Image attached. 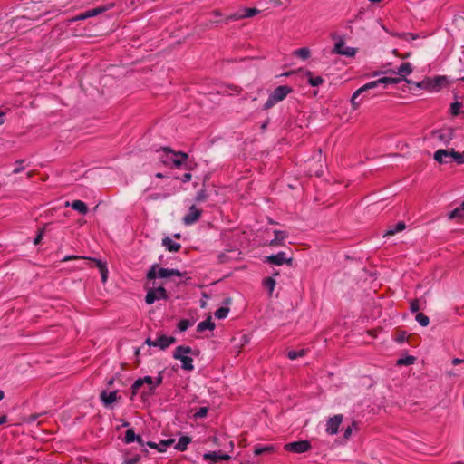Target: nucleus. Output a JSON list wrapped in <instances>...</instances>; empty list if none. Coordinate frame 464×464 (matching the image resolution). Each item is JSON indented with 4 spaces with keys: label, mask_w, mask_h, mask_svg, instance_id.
<instances>
[{
    "label": "nucleus",
    "mask_w": 464,
    "mask_h": 464,
    "mask_svg": "<svg viewBox=\"0 0 464 464\" xmlns=\"http://www.w3.org/2000/svg\"><path fill=\"white\" fill-rule=\"evenodd\" d=\"M38 417V414H31L26 418L25 422L28 424H32L37 420Z\"/></svg>",
    "instance_id": "nucleus-48"
},
{
    "label": "nucleus",
    "mask_w": 464,
    "mask_h": 464,
    "mask_svg": "<svg viewBox=\"0 0 464 464\" xmlns=\"http://www.w3.org/2000/svg\"><path fill=\"white\" fill-rule=\"evenodd\" d=\"M171 276L181 277L182 273L178 269L160 267L159 264H153L146 275L148 280L169 278Z\"/></svg>",
    "instance_id": "nucleus-5"
},
{
    "label": "nucleus",
    "mask_w": 464,
    "mask_h": 464,
    "mask_svg": "<svg viewBox=\"0 0 464 464\" xmlns=\"http://www.w3.org/2000/svg\"><path fill=\"white\" fill-rule=\"evenodd\" d=\"M369 92L370 91L362 92V98L360 100L357 99V101L360 102V104L362 103V101L369 95ZM360 95H362V93Z\"/></svg>",
    "instance_id": "nucleus-62"
},
{
    "label": "nucleus",
    "mask_w": 464,
    "mask_h": 464,
    "mask_svg": "<svg viewBox=\"0 0 464 464\" xmlns=\"http://www.w3.org/2000/svg\"><path fill=\"white\" fill-rule=\"evenodd\" d=\"M450 157H451L450 162L455 161L459 164L464 163V152H458V151H455L454 150H451Z\"/></svg>",
    "instance_id": "nucleus-32"
},
{
    "label": "nucleus",
    "mask_w": 464,
    "mask_h": 464,
    "mask_svg": "<svg viewBox=\"0 0 464 464\" xmlns=\"http://www.w3.org/2000/svg\"><path fill=\"white\" fill-rule=\"evenodd\" d=\"M168 295L167 291L163 286L152 287L148 290L147 295L145 296V302L148 304H152L156 301L160 300H167Z\"/></svg>",
    "instance_id": "nucleus-9"
},
{
    "label": "nucleus",
    "mask_w": 464,
    "mask_h": 464,
    "mask_svg": "<svg viewBox=\"0 0 464 464\" xmlns=\"http://www.w3.org/2000/svg\"><path fill=\"white\" fill-rule=\"evenodd\" d=\"M295 54L302 60H306L310 57L311 52L308 48L303 47L295 50Z\"/></svg>",
    "instance_id": "nucleus-34"
},
{
    "label": "nucleus",
    "mask_w": 464,
    "mask_h": 464,
    "mask_svg": "<svg viewBox=\"0 0 464 464\" xmlns=\"http://www.w3.org/2000/svg\"><path fill=\"white\" fill-rule=\"evenodd\" d=\"M163 382V372H160L158 376L155 378V382H154V386H150L149 387V392L148 394L149 395H151L154 393V391H155V388L160 386Z\"/></svg>",
    "instance_id": "nucleus-36"
},
{
    "label": "nucleus",
    "mask_w": 464,
    "mask_h": 464,
    "mask_svg": "<svg viewBox=\"0 0 464 464\" xmlns=\"http://www.w3.org/2000/svg\"><path fill=\"white\" fill-rule=\"evenodd\" d=\"M306 354L305 349H301L298 351L291 350L287 352V358L294 361L297 358L304 357Z\"/></svg>",
    "instance_id": "nucleus-31"
},
{
    "label": "nucleus",
    "mask_w": 464,
    "mask_h": 464,
    "mask_svg": "<svg viewBox=\"0 0 464 464\" xmlns=\"http://www.w3.org/2000/svg\"><path fill=\"white\" fill-rule=\"evenodd\" d=\"M213 14H214L216 17H220V16L222 15V14H221V13H220L219 11H218V10H215V11L213 12Z\"/></svg>",
    "instance_id": "nucleus-64"
},
{
    "label": "nucleus",
    "mask_w": 464,
    "mask_h": 464,
    "mask_svg": "<svg viewBox=\"0 0 464 464\" xmlns=\"http://www.w3.org/2000/svg\"><path fill=\"white\" fill-rule=\"evenodd\" d=\"M4 113L0 111V125L3 124L5 122V119H4Z\"/></svg>",
    "instance_id": "nucleus-63"
},
{
    "label": "nucleus",
    "mask_w": 464,
    "mask_h": 464,
    "mask_svg": "<svg viewBox=\"0 0 464 464\" xmlns=\"http://www.w3.org/2000/svg\"><path fill=\"white\" fill-rule=\"evenodd\" d=\"M416 358L412 355H406L397 360V365L409 366L414 364Z\"/></svg>",
    "instance_id": "nucleus-30"
},
{
    "label": "nucleus",
    "mask_w": 464,
    "mask_h": 464,
    "mask_svg": "<svg viewBox=\"0 0 464 464\" xmlns=\"http://www.w3.org/2000/svg\"><path fill=\"white\" fill-rule=\"evenodd\" d=\"M135 439H137V435L134 432L133 429H128L125 432V436L123 439L124 443L130 444L135 441Z\"/></svg>",
    "instance_id": "nucleus-33"
},
{
    "label": "nucleus",
    "mask_w": 464,
    "mask_h": 464,
    "mask_svg": "<svg viewBox=\"0 0 464 464\" xmlns=\"http://www.w3.org/2000/svg\"><path fill=\"white\" fill-rule=\"evenodd\" d=\"M292 258H287L285 256V253L281 251L275 255H271L266 257V261L269 264L276 265V266H282L284 264H291Z\"/></svg>",
    "instance_id": "nucleus-14"
},
{
    "label": "nucleus",
    "mask_w": 464,
    "mask_h": 464,
    "mask_svg": "<svg viewBox=\"0 0 464 464\" xmlns=\"http://www.w3.org/2000/svg\"><path fill=\"white\" fill-rule=\"evenodd\" d=\"M342 420H343V415H341V414H337V415H334V417L330 418L327 420L325 431L329 435H335L338 432V430H339Z\"/></svg>",
    "instance_id": "nucleus-12"
},
{
    "label": "nucleus",
    "mask_w": 464,
    "mask_h": 464,
    "mask_svg": "<svg viewBox=\"0 0 464 464\" xmlns=\"http://www.w3.org/2000/svg\"><path fill=\"white\" fill-rule=\"evenodd\" d=\"M463 107V103L459 101H455L450 104V113L453 116H458L460 113V109Z\"/></svg>",
    "instance_id": "nucleus-35"
},
{
    "label": "nucleus",
    "mask_w": 464,
    "mask_h": 464,
    "mask_svg": "<svg viewBox=\"0 0 464 464\" xmlns=\"http://www.w3.org/2000/svg\"><path fill=\"white\" fill-rule=\"evenodd\" d=\"M409 81L406 78H399V77H382L378 80L372 81L364 84L363 86L357 89L351 97V105L353 110H357L360 107V102L357 101V97L360 96L361 93L371 91L373 89L378 88L381 85H383V88H385L388 85H395L401 82Z\"/></svg>",
    "instance_id": "nucleus-1"
},
{
    "label": "nucleus",
    "mask_w": 464,
    "mask_h": 464,
    "mask_svg": "<svg viewBox=\"0 0 464 464\" xmlns=\"http://www.w3.org/2000/svg\"><path fill=\"white\" fill-rule=\"evenodd\" d=\"M206 198V193L204 190H200L197 193L196 200L197 201H203Z\"/></svg>",
    "instance_id": "nucleus-49"
},
{
    "label": "nucleus",
    "mask_w": 464,
    "mask_h": 464,
    "mask_svg": "<svg viewBox=\"0 0 464 464\" xmlns=\"http://www.w3.org/2000/svg\"><path fill=\"white\" fill-rule=\"evenodd\" d=\"M259 13V10L256 8H242L238 11L227 15L224 19V22L227 24L232 21H238L243 18L252 17Z\"/></svg>",
    "instance_id": "nucleus-8"
},
{
    "label": "nucleus",
    "mask_w": 464,
    "mask_h": 464,
    "mask_svg": "<svg viewBox=\"0 0 464 464\" xmlns=\"http://www.w3.org/2000/svg\"><path fill=\"white\" fill-rule=\"evenodd\" d=\"M176 339L173 336L161 335L153 343V347H160L161 350H165L170 344L175 343Z\"/></svg>",
    "instance_id": "nucleus-17"
},
{
    "label": "nucleus",
    "mask_w": 464,
    "mask_h": 464,
    "mask_svg": "<svg viewBox=\"0 0 464 464\" xmlns=\"http://www.w3.org/2000/svg\"><path fill=\"white\" fill-rule=\"evenodd\" d=\"M406 339V334L404 332L401 333L397 337H396V342L399 343H402Z\"/></svg>",
    "instance_id": "nucleus-52"
},
{
    "label": "nucleus",
    "mask_w": 464,
    "mask_h": 464,
    "mask_svg": "<svg viewBox=\"0 0 464 464\" xmlns=\"http://www.w3.org/2000/svg\"><path fill=\"white\" fill-rule=\"evenodd\" d=\"M351 433H352V427H348V428L344 430L343 437H344V438H349V437L351 436Z\"/></svg>",
    "instance_id": "nucleus-57"
},
{
    "label": "nucleus",
    "mask_w": 464,
    "mask_h": 464,
    "mask_svg": "<svg viewBox=\"0 0 464 464\" xmlns=\"http://www.w3.org/2000/svg\"><path fill=\"white\" fill-rule=\"evenodd\" d=\"M231 459L230 455L227 453H222L220 451V460H229Z\"/></svg>",
    "instance_id": "nucleus-55"
},
{
    "label": "nucleus",
    "mask_w": 464,
    "mask_h": 464,
    "mask_svg": "<svg viewBox=\"0 0 464 464\" xmlns=\"http://www.w3.org/2000/svg\"><path fill=\"white\" fill-rule=\"evenodd\" d=\"M159 160L168 168L180 169L185 165L188 155L182 151H174L169 148H162L159 150Z\"/></svg>",
    "instance_id": "nucleus-2"
},
{
    "label": "nucleus",
    "mask_w": 464,
    "mask_h": 464,
    "mask_svg": "<svg viewBox=\"0 0 464 464\" xmlns=\"http://www.w3.org/2000/svg\"><path fill=\"white\" fill-rule=\"evenodd\" d=\"M76 259H84V260L88 259V260H91V261H92V262H94L96 264V266L99 268L100 271L107 268L106 263L102 262L101 259L85 257V256H74V255L65 256L62 259V261L63 262H67V261L76 260Z\"/></svg>",
    "instance_id": "nucleus-16"
},
{
    "label": "nucleus",
    "mask_w": 464,
    "mask_h": 464,
    "mask_svg": "<svg viewBox=\"0 0 464 464\" xmlns=\"http://www.w3.org/2000/svg\"><path fill=\"white\" fill-rule=\"evenodd\" d=\"M43 236H44V231H43V230H41V231L37 234V236L35 237V238L34 239V245H38V244L41 242V240H42V238H43Z\"/></svg>",
    "instance_id": "nucleus-51"
},
{
    "label": "nucleus",
    "mask_w": 464,
    "mask_h": 464,
    "mask_svg": "<svg viewBox=\"0 0 464 464\" xmlns=\"http://www.w3.org/2000/svg\"><path fill=\"white\" fill-rule=\"evenodd\" d=\"M434 160L440 164L450 162V150L440 149L434 153Z\"/></svg>",
    "instance_id": "nucleus-18"
},
{
    "label": "nucleus",
    "mask_w": 464,
    "mask_h": 464,
    "mask_svg": "<svg viewBox=\"0 0 464 464\" xmlns=\"http://www.w3.org/2000/svg\"><path fill=\"white\" fill-rule=\"evenodd\" d=\"M140 460V456L136 455L131 458H125L123 460V464H138Z\"/></svg>",
    "instance_id": "nucleus-46"
},
{
    "label": "nucleus",
    "mask_w": 464,
    "mask_h": 464,
    "mask_svg": "<svg viewBox=\"0 0 464 464\" xmlns=\"http://www.w3.org/2000/svg\"><path fill=\"white\" fill-rule=\"evenodd\" d=\"M135 441H137L140 446H144V441L140 436L137 435V439H135Z\"/></svg>",
    "instance_id": "nucleus-59"
},
{
    "label": "nucleus",
    "mask_w": 464,
    "mask_h": 464,
    "mask_svg": "<svg viewBox=\"0 0 464 464\" xmlns=\"http://www.w3.org/2000/svg\"><path fill=\"white\" fill-rule=\"evenodd\" d=\"M311 448V443L306 440L286 443L284 446L285 450L298 454L307 452Z\"/></svg>",
    "instance_id": "nucleus-10"
},
{
    "label": "nucleus",
    "mask_w": 464,
    "mask_h": 464,
    "mask_svg": "<svg viewBox=\"0 0 464 464\" xmlns=\"http://www.w3.org/2000/svg\"><path fill=\"white\" fill-rule=\"evenodd\" d=\"M165 444H166V447L168 448L169 446H170L173 442H174V440L173 439H168V440H163Z\"/></svg>",
    "instance_id": "nucleus-60"
},
{
    "label": "nucleus",
    "mask_w": 464,
    "mask_h": 464,
    "mask_svg": "<svg viewBox=\"0 0 464 464\" xmlns=\"http://www.w3.org/2000/svg\"><path fill=\"white\" fill-rule=\"evenodd\" d=\"M192 176L189 172H187L185 174L182 175V177L179 179L183 183H187L188 181H190Z\"/></svg>",
    "instance_id": "nucleus-50"
},
{
    "label": "nucleus",
    "mask_w": 464,
    "mask_h": 464,
    "mask_svg": "<svg viewBox=\"0 0 464 464\" xmlns=\"http://www.w3.org/2000/svg\"><path fill=\"white\" fill-rule=\"evenodd\" d=\"M191 442V438L188 436H181L174 449L179 451H185L188 449V444Z\"/></svg>",
    "instance_id": "nucleus-24"
},
{
    "label": "nucleus",
    "mask_w": 464,
    "mask_h": 464,
    "mask_svg": "<svg viewBox=\"0 0 464 464\" xmlns=\"http://www.w3.org/2000/svg\"><path fill=\"white\" fill-rule=\"evenodd\" d=\"M162 245L169 252H178L181 248V245L179 243L173 241L169 237L162 239Z\"/></svg>",
    "instance_id": "nucleus-19"
},
{
    "label": "nucleus",
    "mask_w": 464,
    "mask_h": 464,
    "mask_svg": "<svg viewBox=\"0 0 464 464\" xmlns=\"http://www.w3.org/2000/svg\"><path fill=\"white\" fill-rule=\"evenodd\" d=\"M71 207L73 210L85 215L88 212V206L82 200H74L71 203Z\"/></svg>",
    "instance_id": "nucleus-25"
},
{
    "label": "nucleus",
    "mask_w": 464,
    "mask_h": 464,
    "mask_svg": "<svg viewBox=\"0 0 464 464\" xmlns=\"http://www.w3.org/2000/svg\"><path fill=\"white\" fill-rule=\"evenodd\" d=\"M415 320L420 324V326L426 327L429 325L430 319L423 313H417Z\"/></svg>",
    "instance_id": "nucleus-37"
},
{
    "label": "nucleus",
    "mask_w": 464,
    "mask_h": 464,
    "mask_svg": "<svg viewBox=\"0 0 464 464\" xmlns=\"http://www.w3.org/2000/svg\"><path fill=\"white\" fill-rule=\"evenodd\" d=\"M202 210L197 208L194 205L188 209V212L183 217V223L187 226L196 223L201 217Z\"/></svg>",
    "instance_id": "nucleus-13"
},
{
    "label": "nucleus",
    "mask_w": 464,
    "mask_h": 464,
    "mask_svg": "<svg viewBox=\"0 0 464 464\" xmlns=\"http://www.w3.org/2000/svg\"><path fill=\"white\" fill-rule=\"evenodd\" d=\"M412 72V66L410 63H402L395 72V73L399 74V78H406Z\"/></svg>",
    "instance_id": "nucleus-22"
},
{
    "label": "nucleus",
    "mask_w": 464,
    "mask_h": 464,
    "mask_svg": "<svg viewBox=\"0 0 464 464\" xmlns=\"http://www.w3.org/2000/svg\"><path fill=\"white\" fill-rule=\"evenodd\" d=\"M275 237L271 240L270 245L280 246L284 244L285 239L287 237V233L282 230L274 231Z\"/></svg>",
    "instance_id": "nucleus-23"
},
{
    "label": "nucleus",
    "mask_w": 464,
    "mask_h": 464,
    "mask_svg": "<svg viewBox=\"0 0 464 464\" xmlns=\"http://www.w3.org/2000/svg\"><path fill=\"white\" fill-rule=\"evenodd\" d=\"M306 77L308 83L313 87H317L324 82V79L321 76H314L310 71L306 72Z\"/></svg>",
    "instance_id": "nucleus-28"
},
{
    "label": "nucleus",
    "mask_w": 464,
    "mask_h": 464,
    "mask_svg": "<svg viewBox=\"0 0 464 464\" xmlns=\"http://www.w3.org/2000/svg\"><path fill=\"white\" fill-rule=\"evenodd\" d=\"M145 343L149 346H153V343H155V341H152L150 338H147L145 341Z\"/></svg>",
    "instance_id": "nucleus-61"
},
{
    "label": "nucleus",
    "mask_w": 464,
    "mask_h": 464,
    "mask_svg": "<svg viewBox=\"0 0 464 464\" xmlns=\"http://www.w3.org/2000/svg\"><path fill=\"white\" fill-rule=\"evenodd\" d=\"M228 313H229V308H228V307L222 306V307L218 308V309L215 312V316H216L218 319H225V318L228 315Z\"/></svg>",
    "instance_id": "nucleus-40"
},
{
    "label": "nucleus",
    "mask_w": 464,
    "mask_h": 464,
    "mask_svg": "<svg viewBox=\"0 0 464 464\" xmlns=\"http://www.w3.org/2000/svg\"><path fill=\"white\" fill-rule=\"evenodd\" d=\"M191 326V322L188 319H181L178 324L179 332H185Z\"/></svg>",
    "instance_id": "nucleus-41"
},
{
    "label": "nucleus",
    "mask_w": 464,
    "mask_h": 464,
    "mask_svg": "<svg viewBox=\"0 0 464 464\" xmlns=\"http://www.w3.org/2000/svg\"><path fill=\"white\" fill-rule=\"evenodd\" d=\"M215 324L212 322L211 318L208 317V319L200 322L197 326V331L199 333L204 332L205 330H214Z\"/></svg>",
    "instance_id": "nucleus-27"
},
{
    "label": "nucleus",
    "mask_w": 464,
    "mask_h": 464,
    "mask_svg": "<svg viewBox=\"0 0 464 464\" xmlns=\"http://www.w3.org/2000/svg\"><path fill=\"white\" fill-rule=\"evenodd\" d=\"M147 383L150 386H154V381L151 376H144L142 378H138L131 385V393L132 396H135L138 393L139 389L144 384Z\"/></svg>",
    "instance_id": "nucleus-15"
},
{
    "label": "nucleus",
    "mask_w": 464,
    "mask_h": 464,
    "mask_svg": "<svg viewBox=\"0 0 464 464\" xmlns=\"http://www.w3.org/2000/svg\"><path fill=\"white\" fill-rule=\"evenodd\" d=\"M293 89L288 85H280L276 87L268 96L266 102L263 105V109L267 111L274 107L276 103L285 100Z\"/></svg>",
    "instance_id": "nucleus-4"
},
{
    "label": "nucleus",
    "mask_w": 464,
    "mask_h": 464,
    "mask_svg": "<svg viewBox=\"0 0 464 464\" xmlns=\"http://www.w3.org/2000/svg\"><path fill=\"white\" fill-rule=\"evenodd\" d=\"M208 407H200L195 413H194V418L196 419H201V418H204L207 416L208 414Z\"/></svg>",
    "instance_id": "nucleus-42"
},
{
    "label": "nucleus",
    "mask_w": 464,
    "mask_h": 464,
    "mask_svg": "<svg viewBox=\"0 0 464 464\" xmlns=\"http://www.w3.org/2000/svg\"><path fill=\"white\" fill-rule=\"evenodd\" d=\"M333 53L346 57H353L356 53V49L346 46L344 41L340 39L335 43Z\"/></svg>",
    "instance_id": "nucleus-11"
},
{
    "label": "nucleus",
    "mask_w": 464,
    "mask_h": 464,
    "mask_svg": "<svg viewBox=\"0 0 464 464\" xmlns=\"http://www.w3.org/2000/svg\"><path fill=\"white\" fill-rule=\"evenodd\" d=\"M113 6H114L113 3L100 5L98 7H95V8H92V9H90V10H87L85 12L79 14L78 15L72 17L70 20V22H77V21L86 20L88 18L97 16L106 11L111 10Z\"/></svg>",
    "instance_id": "nucleus-7"
},
{
    "label": "nucleus",
    "mask_w": 464,
    "mask_h": 464,
    "mask_svg": "<svg viewBox=\"0 0 464 464\" xmlns=\"http://www.w3.org/2000/svg\"><path fill=\"white\" fill-rule=\"evenodd\" d=\"M30 19L29 18H26L25 16H22V17H16L14 19L12 20V24L11 26L12 27H15V28H18L22 23L24 21H29Z\"/></svg>",
    "instance_id": "nucleus-44"
},
{
    "label": "nucleus",
    "mask_w": 464,
    "mask_h": 464,
    "mask_svg": "<svg viewBox=\"0 0 464 464\" xmlns=\"http://www.w3.org/2000/svg\"><path fill=\"white\" fill-rule=\"evenodd\" d=\"M101 276H102V281L103 283H105L107 281V277H108V269H103V270H101Z\"/></svg>",
    "instance_id": "nucleus-54"
},
{
    "label": "nucleus",
    "mask_w": 464,
    "mask_h": 464,
    "mask_svg": "<svg viewBox=\"0 0 464 464\" xmlns=\"http://www.w3.org/2000/svg\"><path fill=\"white\" fill-rule=\"evenodd\" d=\"M263 285L268 289L269 294H272L276 286V280L272 277H266L263 280Z\"/></svg>",
    "instance_id": "nucleus-39"
},
{
    "label": "nucleus",
    "mask_w": 464,
    "mask_h": 464,
    "mask_svg": "<svg viewBox=\"0 0 464 464\" xmlns=\"http://www.w3.org/2000/svg\"><path fill=\"white\" fill-rule=\"evenodd\" d=\"M192 348L189 346L179 345L173 352V358L181 362V368L186 371L194 369L193 359L187 354L192 353Z\"/></svg>",
    "instance_id": "nucleus-6"
},
{
    "label": "nucleus",
    "mask_w": 464,
    "mask_h": 464,
    "mask_svg": "<svg viewBox=\"0 0 464 464\" xmlns=\"http://www.w3.org/2000/svg\"><path fill=\"white\" fill-rule=\"evenodd\" d=\"M150 449H154L158 450V443L153 441H149L146 443Z\"/></svg>",
    "instance_id": "nucleus-56"
},
{
    "label": "nucleus",
    "mask_w": 464,
    "mask_h": 464,
    "mask_svg": "<svg viewBox=\"0 0 464 464\" xmlns=\"http://www.w3.org/2000/svg\"><path fill=\"white\" fill-rule=\"evenodd\" d=\"M204 460H210L213 463H217L220 460V450L218 451H208L203 455Z\"/></svg>",
    "instance_id": "nucleus-29"
},
{
    "label": "nucleus",
    "mask_w": 464,
    "mask_h": 464,
    "mask_svg": "<svg viewBox=\"0 0 464 464\" xmlns=\"http://www.w3.org/2000/svg\"><path fill=\"white\" fill-rule=\"evenodd\" d=\"M8 420L6 415H0V425L6 423Z\"/></svg>",
    "instance_id": "nucleus-58"
},
{
    "label": "nucleus",
    "mask_w": 464,
    "mask_h": 464,
    "mask_svg": "<svg viewBox=\"0 0 464 464\" xmlns=\"http://www.w3.org/2000/svg\"><path fill=\"white\" fill-rule=\"evenodd\" d=\"M410 310L411 313H417L420 310L419 300L414 299L410 303Z\"/></svg>",
    "instance_id": "nucleus-47"
},
{
    "label": "nucleus",
    "mask_w": 464,
    "mask_h": 464,
    "mask_svg": "<svg viewBox=\"0 0 464 464\" xmlns=\"http://www.w3.org/2000/svg\"><path fill=\"white\" fill-rule=\"evenodd\" d=\"M405 227H406V225L404 222H402V221L398 222L397 224L389 227L388 230L384 234V237L393 236L396 233L404 230Z\"/></svg>",
    "instance_id": "nucleus-26"
},
{
    "label": "nucleus",
    "mask_w": 464,
    "mask_h": 464,
    "mask_svg": "<svg viewBox=\"0 0 464 464\" xmlns=\"http://www.w3.org/2000/svg\"><path fill=\"white\" fill-rule=\"evenodd\" d=\"M101 400L105 405L111 404L112 402L116 401L117 400V392L112 391L107 392L106 391H102L101 392Z\"/></svg>",
    "instance_id": "nucleus-20"
},
{
    "label": "nucleus",
    "mask_w": 464,
    "mask_h": 464,
    "mask_svg": "<svg viewBox=\"0 0 464 464\" xmlns=\"http://www.w3.org/2000/svg\"><path fill=\"white\" fill-rule=\"evenodd\" d=\"M462 210L461 208L459 207V208H454L450 214H449V218L450 219H454V218H462Z\"/></svg>",
    "instance_id": "nucleus-43"
},
{
    "label": "nucleus",
    "mask_w": 464,
    "mask_h": 464,
    "mask_svg": "<svg viewBox=\"0 0 464 464\" xmlns=\"http://www.w3.org/2000/svg\"><path fill=\"white\" fill-rule=\"evenodd\" d=\"M276 450V446L275 445H260V444H257V445H255L254 446V454L256 456H259V455H262V454H265V453H271V452H274Z\"/></svg>",
    "instance_id": "nucleus-21"
},
{
    "label": "nucleus",
    "mask_w": 464,
    "mask_h": 464,
    "mask_svg": "<svg viewBox=\"0 0 464 464\" xmlns=\"http://www.w3.org/2000/svg\"><path fill=\"white\" fill-rule=\"evenodd\" d=\"M27 165H25V160H18L14 162V169H13V174H18L25 169Z\"/></svg>",
    "instance_id": "nucleus-38"
},
{
    "label": "nucleus",
    "mask_w": 464,
    "mask_h": 464,
    "mask_svg": "<svg viewBox=\"0 0 464 464\" xmlns=\"http://www.w3.org/2000/svg\"><path fill=\"white\" fill-rule=\"evenodd\" d=\"M407 83L411 86H415L418 89L426 90L430 92H438L443 86L448 84V79L446 76L438 75L433 78L426 77L420 82H413L410 80L407 81Z\"/></svg>",
    "instance_id": "nucleus-3"
},
{
    "label": "nucleus",
    "mask_w": 464,
    "mask_h": 464,
    "mask_svg": "<svg viewBox=\"0 0 464 464\" xmlns=\"http://www.w3.org/2000/svg\"><path fill=\"white\" fill-rule=\"evenodd\" d=\"M231 252V250H228L227 252H222L218 255V258L219 263H226L231 260V257L228 256V253Z\"/></svg>",
    "instance_id": "nucleus-45"
},
{
    "label": "nucleus",
    "mask_w": 464,
    "mask_h": 464,
    "mask_svg": "<svg viewBox=\"0 0 464 464\" xmlns=\"http://www.w3.org/2000/svg\"><path fill=\"white\" fill-rule=\"evenodd\" d=\"M167 450L166 444L164 440H161L160 443H158V451L164 452Z\"/></svg>",
    "instance_id": "nucleus-53"
}]
</instances>
